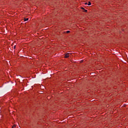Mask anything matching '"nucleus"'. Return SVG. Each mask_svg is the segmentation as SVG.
Listing matches in <instances>:
<instances>
[{"instance_id": "f257e3e1", "label": "nucleus", "mask_w": 128, "mask_h": 128, "mask_svg": "<svg viewBox=\"0 0 128 128\" xmlns=\"http://www.w3.org/2000/svg\"><path fill=\"white\" fill-rule=\"evenodd\" d=\"M69 56H70V54L68 53V54H66L65 55L64 58H69Z\"/></svg>"}, {"instance_id": "f03ea898", "label": "nucleus", "mask_w": 128, "mask_h": 128, "mask_svg": "<svg viewBox=\"0 0 128 128\" xmlns=\"http://www.w3.org/2000/svg\"><path fill=\"white\" fill-rule=\"evenodd\" d=\"M82 8V10H84V12H88V10H85V8Z\"/></svg>"}, {"instance_id": "7ed1b4c3", "label": "nucleus", "mask_w": 128, "mask_h": 128, "mask_svg": "<svg viewBox=\"0 0 128 128\" xmlns=\"http://www.w3.org/2000/svg\"><path fill=\"white\" fill-rule=\"evenodd\" d=\"M24 22H28V18H24Z\"/></svg>"}, {"instance_id": "20e7f679", "label": "nucleus", "mask_w": 128, "mask_h": 128, "mask_svg": "<svg viewBox=\"0 0 128 128\" xmlns=\"http://www.w3.org/2000/svg\"><path fill=\"white\" fill-rule=\"evenodd\" d=\"M92 4V3H90V2H88V6H90Z\"/></svg>"}, {"instance_id": "39448f33", "label": "nucleus", "mask_w": 128, "mask_h": 128, "mask_svg": "<svg viewBox=\"0 0 128 128\" xmlns=\"http://www.w3.org/2000/svg\"><path fill=\"white\" fill-rule=\"evenodd\" d=\"M70 30L66 31V34H70Z\"/></svg>"}, {"instance_id": "423d86ee", "label": "nucleus", "mask_w": 128, "mask_h": 128, "mask_svg": "<svg viewBox=\"0 0 128 128\" xmlns=\"http://www.w3.org/2000/svg\"><path fill=\"white\" fill-rule=\"evenodd\" d=\"M16 128V125H14V126L12 127V128Z\"/></svg>"}, {"instance_id": "0eeeda50", "label": "nucleus", "mask_w": 128, "mask_h": 128, "mask_svg": "<svg viewBox=\"0 0 128 128\" xmlns=\"http://www.w3.org/2000/svg\"><path fill=\"white\" fill-rule=\"evenodd\" d=\"M14 48H16V46H14Z\"/></svg>"}, {"instance_id": "6e6552de", "label": "nucleus", "mask_w": 128, "mask_h": 128, "mask_svg": "<svg viewBox=\"0 0 128 128\" xmlns=\"http://www.w3.org/2000/svg\"><path fill=\"white\" fill-rule=\"evenodd\" d=\"M85 4H88V3H85Z\"/></svg>"}]
</instances>
